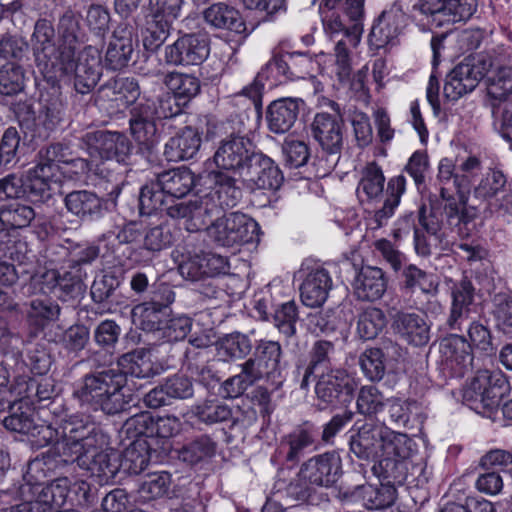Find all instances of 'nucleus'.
<instances>
[{
	"mask_svg": "<svg viewBox=\"0 0 512 512\" xmlns=\"http://www.w3.org/2000/svg\"><path fill=\"white\" fill-rule=\"evenodd\" d=\"M68 442L60 443L58 449L67 461H77L100 485L112 481L120 469L139 474L150 461V452L145 440H134L120 455L109 447L108 436L90 417H74L64 426Z\"/></svg>",
	"mask_w": 512,
	"mask_h": 512,
	"instance_id": "obj_1",
	"label": "nucleus"
},
{
	"mask_svg": "<svg viewBox=\"0 0 512 512\" xmlns=\"http://www.w3.org/2000/svg\"><path fill=\"white\" fill-rule=\"evenodd\" d=\"M31 45L38 67L45 73H54V77L74 76L75 88L85 94L96 86L101 75L100 57L92 48L80 52L75 58L74 46L56 49L54 29L45 19L35 24Z\"/></svg>",
	"mask_w": 512,
	"mask_h": 512,
	"instance_id": "obj_2",
	"label": "nucleus"
},
{
	"mask_svg": "<svg viewBox=\"0 0 512 512\" xmlns=\"http://www.w3.org/2000/svg\"><path fill=\"white\" fill-rule=\"evenodd\" d=\"M127 378L119 369L109 368L85 375L77 384L73 395L83 405L108 415L126 409L129 396L124 393Z\"/></svg>",
	"mask_w": 512,
	"mask_h": 512,
	"instance_id": "obj_3",
	"label": "nucleus"
},
{
	"mask_svg": "<svg viewBox=\"0 0 512 512\" xmlns=\"http://www.w3.org/2000/svg\"><path fill=\"white\" fill-rule=\"evenodd\" d=\"M440 194L444 200L442 209H433L428 216L424 209L420 210L419 222L428 234L434 237L435 241L441 243L455 233L459 237H466L470 230L467 227L473 215L469 214L463 204L452 196L449 187H440Z\"/></svg>",
	"mask_w": 512,
	"mask_h": 512,
	"instance_id": "obj_4",
	"label": "nucleus"
},
{
	"mask_svg": "<svg viewBox=\"0 0 512 512\" xmlns=\"http://www.w3.org/2000/svg\"><path fill=\"white\" fill-rule=\"evenodd\" d=\"M61 164L83 167V160L76 159L70 147L54 143L41 148L37 153L35 166L26 170V183L32 192L49 194L52 185L61 182Z\"/></svg>",
	"mask_w": 512,
	"mask_h": 512,
	"instance_id": "obj_5",
	"label": "nucleus"
},
{
	"mask_svg": "<svg viewBox=\"0 0 512 512\" xmlns=\"http://www.w3.org/2000/svg\"><path fill=\"white\" fill-rule=\"evenodd\" d=\"M324 8L322 7V9ZM320 12L323 16L326 35L335 41L334 72L340 82L347 81L351 74L350 51L359 45L363 25L362 23H353L351 27H346L337 13L325 14L323 10Z\"/></svg>",
	"mask_w": 512,
	"mask_h": 512,
	"instance_id": "obj_6",
	"label": "nucleus"
},
{
	"mask_svg": "<svg viewBox=\"0 0 512 512\" xmlns=\"http://www.w3.org/2000/svg\"><path fill=\"white\" fill-rule=\"evenodd\" d=\"M469 342L459 335H451L440 343V353L451 364L467 367L472 364V350L492 354L495 347L490 330L479 322H472L467 329Z\"/></svg>",
	"mask_w": 512,
	"mask_h": 512,
	"instance_id": "obj_7",
	"label": "nucleus"
},
{
	"mask_svg": "<svg viewBox=\"0 0 512 512\" xmlns=\"http://www.w3.org/2000/svg\"><path fill=\"white\" fill-rule=\"evenodd\" d=\"M487 167L475 155L459 158L456 163L452 159L443 158L438 165L437 181L440 187L450 184L460 195L459 204L466 205V193L485 174Z\"/></svg>",
	"mask_w": 512,
	"mask_h": 512,
	"instance_id": "obj_8",
	"label": "nucleus"
},
{
	"mask_svg": "<svg viewBox=\"0 0 512 512\" xmlns=\"http://www.w3.org/2000/svg\"><path fill=\"white\" fill-rule=\"evenodd\" d=\"M507 390V380L499 372L480 370L463 389V400L473 410H491L498 406L500 399Z\"/></svg>",
	"mask_w": 512,
	"mask_h": 512,
	"instance_id": "obj_9",
	"label": "nucleus"
},
{
	"mask_svg": "<svg viewBox=\"0 0 512 512\" xmlns=\"http://www.w3.org/2000/svg\"><path fill=\"white\" fill-rule=\"evenodd\" d=\"M492 66V59L488 55L466 58L455 66L447 76L444 85L445 97L456 101L463 95L472 92Z\"/></svg>",
	"mask_w": 512,
	"mask_h": 512,
	"instance_id": "obj_10",
	"label": "nucleus"
},
{
	"mask_svg": "<svg viewBox=\"0 0 512 512\" xmlns=\"http://www.w3.org/2000/svg\"><path fill=\"white\" fill-rule=\"evenodd\" d=\"M256 154L255 146L248 137L232 133L219 142L213 161L218 169L243 177L251 168Z\"/></svg>",
	"mask_w": 512,
	"mask_h": 512,
	"instance_id": "obj_11",
	"label": "nucleus"
},
{
	"mask_svg": "<svg viewBox=\"0 0 512 512\" xmlns=\"http://www.w3.org/2000/svg\"><path fill=\"white\" fill-rule=\"evenodd\" d=\"M166 213L172 219L185 220V229L195 232L219 214V207L212 195L195 196L188 201L171 198Z\"/></svg>",
	"mask_w": 512,
	"mask_h": 512,
	"instance_id": "obj_12",
	"label": "nucleus"
},
{
	"mask_svg": "<svg viewBox=\"0 0 512 512\" xmlns=\"http://www.w3.org/2000/svg\"><path fill=\"white\" fill-rule=\"evenodd\" d=\"M171 97L161 101V106L157 109L153 102L139 103L131 110L129 119L130 131L135 141L150 149L158 140L156 119L169 118L175 115L169 106L164 108V104H169Z\"/></svg>",
	"mask_w": 512,
	"mask_h": 512,
	"instance_id": "obj_13",
	"label": "nucleus"
},
{
	"mask_svg": "<svg viewBox=\"0 0 512 512\" xmlns=\"http://www.w3.org/2000/svg\"><path fill=\"white\" fill-rule=\"evenodd\" d=\"M216 220L206 227L207 235L220 246L233 247L250 242L257 223L246 215L233 212Z\"/></svg>",
	"mask_w": 512,
	"mask_h": 512,
	"instance_id": "obj_14",
	"label": "nucleus"
},
{
	"mask_svg": "<svg viewBox=\"0 0 512 512\" xmlns=\"http://www.w3.org/2000/svg\"><path fill=\"white\" fill-rule=\"evenodd\" d=\"M209 55L208 40L205 35L185 34L173 44L164 48V61L167 65L188 66L201 64Z\"/></svg>",
	"mask_w": 512,
	"mask_h": 512,
	"instance_id": "obj_15",
	"label": "nucleus"
},
{
	"mask_svg": "<svg viewBox=\"0 0 512 512\" xmlns=\"http://www.w3.org/2000/svg\"><path fill=\"white\" fill-rule=\"evenodd\" d=\"M83 140L92 158L99 157L101 159H115L117 162H124L132 150L129 139L120 132H88Z\"/></svg>",
	"mask_w": 512,
	"mask_h": 512,
	"instance_id": "obj_16",
	"label": "nucleus"
},
{
	"mask_svg": "<svg viewBox=\"0 0 512 512\" xmlns=\"http://www.w3.org/2000/svg\"><path fill=\"white\" fill-rule=\"evenodd\" d=\"M349 440L350 451L357 458L368 461L380 460L383 456V437L386 425L367 421L358 427Z\"/></svg>",
	"mask_w": 512,
	"mask_h": 512,
	"instance_id": "obj_17",
	"label": "nucleus"
},
{
	"mask_svg": "<svg viewBox=\"0 0 512 512\" xmlns=\"http://www.w3.org/2000/svg\"><path fill=\"white\" fill-rule=\"evenodd\" d=\"M315 141L328 154H340L343 148V123L341 117L329 113H317L311 123Z\"/></svg>",
	"mask_w": 512,
	"mask_h": 512,
	"instance_id": "obj_18",
	"label": "nucleus"
},
{
	"mask_svg": "<svg viewBox=\"0 0 512 512\" xmlns=\"http://www.w3.org/2000/svg\"><path fill=\"white\" fill-rule=\"evenodd\" d=\"M341 472V459L334 452H328L309 459L299 472L301 480L317 486H330Z\"/></svg>",
	"mask_w": 512,
	"mask_h": 512,
	"instance_id": "obj_19",
	"label": "nucleus"
},
{
	"mask_svg": "<svg viewBox=\"0 0 512 512\" xmlns=\"http://www.w3.org/2000/svg\"><path fill=\"white\" fill-rule=\"evenodd\" d=\"M229 270V264L226 257L205 252L190 256L179 266V272L183 278L198 281L204 277H214L219 274H225Z\"/></svg>",
	"mask_w": 512,
	"mask_h": 512,
	"instance_id": "obj_20",
	"label": "nucleus"
},
{
	"mask_svg": "<svg viewBox=\"0 0 512 512\" xmlns=\"http://www.w3.org/2000/svg\"><path fill=\"white\" fill-rule=\"evenodd\" d=\"M405 20V13L397 5L383 11L374 22L369 33L368 42L370 46L380 49L394 41L401 33Z\"/></svg>",
	"mask_w": 512,
	"mask_h": 512,
	"instance_id": "obj_21",
	"label": "nucleus"
},
{
	"mask_svg": "<svg viewBox=\"0 0 512 512\" xmlns=\"http://www.w3.org/2000/svg\"><path fill=\"white\" fill-rule=\"evenodd\" d=\"M357 384L353 377L341 369L322 373L317 381L315 392L319 400L325 404L334 403L341 394L350 396Z\"/></svg>",
	"mask_w": 512,
	"mask_h": 512,
	"instance_id": "obj_22",
	"label": "nucleus"
},
{
	"mask_svg": "<svg viewBox=\"0 0 512 512\" xmlns=\"http://www.w3.org/2000/svg\"><path fill=\"white\" fill-rule=\"evenodd\" d=\"M332 288V278L322 267L312 268L306 274L301 286L300 297L305 306L315 308L322 306Z\"/></svg>",
	"mask_w": 512,
	"mask_h": 512,
	"instance_id": "obj_23",
	"label": "nucleus"
},
{
	"mask_svg": "<svg viewBox=\"0 0 512 512\" xmlns=\"http://www.w3.org/2000/svg\"><path fill=\"white\" fill-rule=\"evenodd\" d=\"M117 365V369L124 373L125 377L130 374L137 378H149L163 371L162 365L152 352L143 348L123 354L119 357Z\"/></svg>",
	"mask_w": 512,
	"mask_h": 512,
	"instance_id": "obj_24",
	"label": "nucleus"
},
{
	"mask_svg": "<svg viewBox=\"0 0 512 512\" xmlns=\"http://www.w3.org/2000/svg\"><path fill=\"white\" fill-rule=\"evenodd\" d=\"M302 100L298 98H280L273 101L267 109L268 128L275 134L288 132L295 124Z\"/></svg>",
	"mask_w": 512,
	"mask_h": 512,
	"instance_id": "obj_25",
	"label": "nucleus"
},
{
	"mask_svg": "<svg viewBox=\"0 0 512 512\" xmlns=\"http://www.w3.org/2000/svg\"><path fill=\"white\" fill-rule=\"evenodd\" d=\"M396 332L409 344L426 345L430 339V325L420 315L409 312H398L393 321Z\"/></svg>",
	"mask_w": 512,
	"mask_h": 512,
	"instance_id": "obj_26",
	"label": "nucleus"
},
{
	"mask_svg": "<svg viewBox=\"0 0 512 512\" xmlns=\"http://www.w3.org/2000/svg\"><path fill=\"white\" fill-rule=\"evenodd\" d=\"M242 178H246L257 188L264 190L278 189L283 180L282 173L274 161L261 153L256 154L251 162V168Z\"/></svg>",
	"mask_w": 512,
	"mask_h": 512,
	"instance_id": "obj_27",
	"label": "nucleus"
},
{
	"mask_svg": "<svg viewBox=\"0 0 512 512\" xmlns=\"http://www.w3.org/2000/svg\"><path fill=\"white\" fill-rule=\"evenodd\" d=\"M201 146L200 132L191 126L184 127L165 145L164 154L169 161H182L193 158Z\"/></svg>",
	"mask_w": 512,
	"mask_h": 512,
	"instance_id": "obj_28",
	"label": "nucleus"
},
{
	"mask_svg": "<svg viewBox=\"0 0 512 512\" xmlns=\"http://www.w3.org/2000/svg\"><path fill=\"white\" fill-rule=\"evenodd\" d=\"M205 22L215 29L229 30L237 34L246 32V24L240 12L233 6L217 2L203 11Z\"/></svg>",
	"mask_w": 512,
	"mask_h": 512,
	"instance_id": "obj_29",
	"label": "nucleus"
},
{
	"mask_svg": "<svg viewBox=\"0 0 512 512\" xmlns=\"http://www.w3.org/2000/svg\"><path fill=\"white\" fill-rule=\"evenodd\" d=\"M387 283L382 269L373 266H363L353 282L354 293L358 299L375 301L386 291Z\"/></svg>",
	"mask_w": 512,
	"mask_h": 512,
	"instance_id": "obj_30",
	"label": "nucleus"
},
{
	"mask_svg": "<svg viewBox=\"0 0 512 512\" xmlns=\"http://www.w3.org/2000/svg\"><path fill=\"white\" fill-rule=\"evenodd\" d=\"M475 288L471 281L462 279L451 287V310L449 325L452 329L459 328V320L467 319L473 310Z\"/></svg>",
	"mask_w": 512,
	"mask_h": 512,
	"instance_id": "obj_31",
	"label": "nucleus"
},
{
	"mask_svg": "<svg viewBox=\"0 0 512 512\" xmlns=\"http://www.w3.org/2000/svg\"><path fill=\"white\" fill-rule=\"evenodd\" d=\"M385 176L375 162L368 163L360 172L356 195L361 203H372L379 199L384 191Z\"/></svg>",
	"mask_w": 512,
	"mask_h": 512,
	"instance_id": "obj_32",
	"label": "nucleus"
},
{
	"mask_svg": "<svg viewBox=\"0 0 512 512\" xmlns=\"http://www.w3.org/2000/svg\"><path fill=\"white\" fill-rule=\"evenodd\" d=\"M209 181L212 184L213 193L218 198L216 204L219 207V214L224 207H234L242 197V190L237 185L235 177L228 175L223 170L212 171L208 175Z\"/></svg>",
	"mask_w": 512,
	"mask_h": 512,
	"instance_id": "obj_33",
	"label": "nucleus"
},
{
	"mask_svg": "<svg viewBox=\"0 0 512 512\" xmlns=\"http://www.w3.org/2000/svg\"><path fill=\"white\" fill-rule=\"evenodd\" d=\"M506 178L504 174L496 169L486 168L485 174L466 193L483 203L486 208L504 192Z\"/></svg>",
	"mask_w": 512,
	"mask_h": 512,
	"instance_id": "obj_34",
	"label": "nucleus"
},
{
	"mask_svg": "<svg viewBox=\"0 0 512 512\" xmlns=\"http://www.w3.org/2000/svg\"><path fill=\"white\" fill-rule=\"evenodd\" d=\"M74 417H87L86 415H70L60 420V424L57 428H54L52 425H37L35 423V434H28L29 436L34 438V443L39 447H44L52 444L49 452L58 457L60 462L62 463H73L74 461H67L65 456L62 455L58 446L60 443L68 442V437L64 433V426L71 421Z\"/></svg>",
	"mask_w": 512,
	"mask_h": 512,
	"instance_id": "obj_35",
	"label": "nucleus"
},
{
	"mask_svg": "<svg viewBox=\"0 0 512 512\" xmlns=\"http://www.w3.org/2000/svg\"><path fill=\"white\" fill-rule=\"evenodd\" d=\"M33 400L28 397H20L19 400L11 406L9 415L3 419V425L6 429L22 434H35V420Z\"/></svg>",
	"mask_w": 512,
	"mask_h": 512,
	"instance_id": "obj_36",
	"label": "nucleus"
},
{
	"mask_svg": "<svg viewBox=\"0 0 512 512\" xmlns=\"http://www.w3.org/2000/svg\"><path fill=\"white\" fill-rule=\"evenodd\" d=\"M133 50L131 32L127 29L115 30L105 55L107 65L113 70L125 67L131 59Z\"/></svg>",
	"mask_w": 512,
	"mask_h": 512,
	"instance_id": "obj_37",
	"label": "nucleus"
},
{
	"mask_svg": "<svg viewBox=\"0 0 512 512\" xmlns=\"http://www.w3.org/2000/svg\"><path fill=\"white\" fill-rule=\"evenodd\" d=\"M485 77H487V94L495 101L492 102L493 114H498L500 104L511 100L509 97L512 94V67L490 69Z\"/></svg>",
	"mask_w": 512,
	"mask_h": 512,
	"instance_id": "obj_38",
	"label": "nucleus"
},
{
	"mask_svg": "<svg viewBox=\"0 0 512 512\" xmlns=\"http://www.w3.org/2000/svg\"><path fill=\"white\" fill-rule=\"evenodd\" d=\"M36 216L32 206L21 202H10L0 207V229L20 232L30 226Z\"/></svg>",
	"mask_w": 512,
	"mask_h": 512,
	"instance_id": "obj_39",
	"label": "nucleus"
},
{
	"mask_svg": "<svg viewBox=\"0 0 512 512\" xmlns=\"http://www.w3.org/2000/svg\"><path fill=\"white\" fill-rule=\"evenodd\" d=\"M132 321L142 330L152 332L156 338L167 318V310L155 301L144 302L132 309Z\"/></svg>",
	"mask_w": 512,
	"mask_h": 512,
	"instance_id": "obj_40",
	"label": "nucleus"
},
{
	"mask_svg": "<svg viewBox=\"0 0 512 512\" xmlns=\"http://www.w3.org/2000/svg\"><path fill=\"white\" fill-rule=\"evenodd\" d=\"M232 409L218 399H206L191 406L187 419L196 418L199 422L212 425L232 418Z\"/></svg>",
	"mask_w": 512,
	"mask_h": 512,
	"instance_id": "obj_41",
	"label": "nucleus"
},
{
	"mask_svg": "<svg viewBox=\"0 0 512 512\" xmlns=\"http://www.w3.org/2000/svg\"><path fill=\"white\" fill-rule=\"evenodd\" d=\"M157 180L167 196L173 199L187 195L195 184V176L187 168L166 171L160 174Z\"/></svg>",
	"mask_w": 512,
	"mask_h": 512,
	"instance_id": "obj_42",
	"label": "nucleus"
},
{
	"mask_svg": "<svg viewBox=\"0 0 512 512\" xmlns=\"http://www.w3.org/2000/svg\"><path fill=\"white\" fill-rule=\"evenodd\" d=\"M405 189L406 179L403 175H397L389 179L383 206L375 211L373 216V222L375 223L373 228H380L394 215Z\"/></svg>",
	"mask_w": 512,
	"mask_h": 512,
	"instance_id": "obj_43",
	"label": "nucleus"
},
{
	"mask_svg": "<svg viewBox=\"0 0 512 512\" xmlns=\"http://www.w3.org/2000/svg\"><path fill=\"white\" fill-rule=\"evenodd\" d=\"M65 205L71 213L82 219L98 216L102 210L101 199L95 193L86 190L69 193L65 197Z\"/></svg>",
	"mask_w": 512,
	"mask_h": 512,
	"instance_id": "obj_44",
	"label": "nucleus"
},
{
	"mask_svg": "<svg viewBox=\"0 0 512 512\" xmlns=\"http://www.w3.org/2000/svg\"><path fill=\"white\" fill-rule=\"evenodd\" d=\"M314 445V436L308 429H296L282 438L279 453L287 461H298L300 457Z\"/></svg>",
	"mask_w": 512,
	"mask_h": 512,
	"instance_id": "obj_45",
	"label": "nucleus"
},
{
	"mask_svg": "<svg viewBox=\"0 0 512 512\" xmlns=\"http://www.w3.org/2000/svg\"><path fill=\"white\" fill-rule=\"evenodd\" d=\"M383 435V456L379 461L397 462L412 455L414 442L406 434L392 431L386 426V432Z\"/></svg>",
	"mask_w": 512,
	"mask_h": 512,
	"instance_id": "obj_46",
	"label": "nucleus"
},
{
	"mask_svg": "<svg viewBox=\"0 0 512 512\" xmlns=\"http://www.w3.org/2000/svg\"><path fill=\"white\" fill-rule=\"evenodd\" d=\"M163 83L177 99L184 101H189L197 96L201 87L196 76L178 71L166 73Z\"/></svg>",
	"mask_w": 512,
	"mask_h": 512,
	"instance_id": "obj_47",
	"label": "nucleus"
},
{
	"mask_svg": "<svg viewBox=\"0 0 512 512\" xmlns=\"http://www.w3.org/2000/svg\"><path fill=\"white\" fill-rule=\"evenodd\" d=\"M30 250L20 232L0 229V260H10L23 264L28 259Z\"/></svg>",
	"mask_w": 512,
	"mask_h": 512,
	"instance_id": "obj_48",
	"label": "nucleus"
},
{
	"mask_svg": "<svg viewBox=\"0 0 512 512\" xmlns=\"http://www.w3.org/2000/svg\"><path fill=\"white\" fill-rule=\"evenodd\" d=\"M357 496L367 509H384L391 506L396 498V489L391 485H363L358 488Z\"/></svg>",
	"mask_w": 512,
	"mask_h": 512,
	"instance_id": "obj_49",
	"label": "nucleus"
},
{
	"mask_svg": "<svg viewBox=\"0 0 512 512\" xmlns=\"http://www.w3.org/2000/svg\"><path fill=\"white\" fill-rule=\"evenodd\" d=\"M250 351V340L239 332L227 334L217 342V355L223 361L241 359Z\"/></svg>",
	"mask_w": 512,
	"mask_h": 512,
	"instance_id": "obj_50",
	"label": "nucleus"
},
{
	"mask_svg": "<svg viewBox=\"0 0 512 512\" xmlns=\"http://www.w3.org/2000/svg\"><path fill=\"white\" fill-rule=\"evenodd\" d=\"M159 181L145 184L140 191L139 206L141 214L150 215L158 210H165L170 202Z\"/></svg>",
	"mask_w": 512,
	"mask_h": 512,
	"instance_id": "obj_51",
	"label": "nucleus"
},
{
	"mask_svg": "<svg viewBox=\"0 0 512 512\" xmlns=\"http://www.w3.org/2000/svg\"><path fill=\"white\" fill-rule=\"evenodd\" d=\"M386 325L383 311L376 307H367L357 320V334L364 340H371L378 336Z\"/></svg>",
	"mask_w": 512,
	"mask_h": 512,
	"instance_id": "obj_52",
	"label": "nucleus"
},
{
	"mask_svg": "<svg viewBox=\"0 0 512 512\" xmlns=\"http://www.w3.org/2000/svg\"><path fill=\"white\" fill-rule=\"evenodd\" d=\"M403 275L407 288H419L426 296L437 295L439 282L434 274L427 273L411 264L404 269Z\"/></svg>",
	"mask_w": 512,
	"mask_h": 512,
	"instance_id": "obj_53",
	"label": "nucleus"
},
{
	"mask_svg": "<svg viewBox=\"0 0 512 512\" xmlns=\"http://www.w3.org/2000/svg\"><path fill=\"white\" fill-rule=\"evenodd\" d=\"M59 312L58 304L50 299L36 298L30 301L27 316L32 324L44 327L49 322L55 321L59 316Z\"/></svg>",
	"mask_w": 512,
	"mask_h": 512,
	"instance_id": "obj_54",
	"label": "nucleus"
},
{
	"mask_svg": "<svg viewBox=\"0 0 512 512\" xmlns=\"http://www.w3.org/2000/svg\"><path fill=\"white\" fill-rule=\"evenodd\" d=\"M386 400L377 387L373 385L363 386L358 393L357 410L362 415H376L384 409Z\"/></svg>",
	"mask_w": 512,
	"mask_h": 512,
	"instance_id": "obj_55",
	"label": "nucleus"
},
{
	"mask_svg": "<svg viewBox=\"0 0 512 512\" xmlns=\"http://www.w3.org/2000/svg\"><path fill=\"white\" fill-rule=\"evenodd\" d=\"M171 476L166 471L154 472L145 476L142 481L139 494L145 500H153L162 497L169 489Z\"/></svg>",
	"mask_w": 512,
	"mask_h": 512,
	"instance_id": "obj_56",
	"label": "nucleus"
},
{
	"mask_svg": "<svg viewBox=\"0 0 512 512\" xmlns=\"http://www.w3.org/2000/svg\"><path fill=\"white\" fill-rule=\"evenodd\" d=\"M183 0H148V11L152 22L172 24L180 17Z\"/></svg>",
	"mask_w": 512,
	"mask_h": 512,
	"instance_id": "obj_57",
	"label": "nucleus"
},
{
	"mask_svg": "<svg viewBox=\"0 0 512 512\" xmlns=\"http://www.w3.org/2000/svg\"><path fill=\"white\" fill-rule=\"evenodd\" d=\"M496 328L504 334H512V296L504 293L493 298V310Z\"/></svg>",
	"mask_w": 512,
	"mask_h": 512,
	"instance_id": "obj_58",
	"label": "nucleus"
},
{
	"mask_svg": "<svg viewBox=\"0 0 512 512\" xmlns=\"http://www.w3.org/2000/svg\"><path fill=\"white\" fill-rule=\"evenodd\" d=\"M24 72L15 63L9 62L0 69V93L14 95L23 90Z\"/></svg>",
	"mask_w": 512,
	"mask_h": 512,
	"instance_id": "obj_59",
	"label": "nucleus"
},
{
	"mask_svg": "<svg viewBox=\"0 0 512 512\" xmlns=\"http://www.w3.org/2000/svg\"><path fill=\"white\" fill-rule=\"evenodd\" d=\"M254 357L275 377L279 373L281 346L278 342L261 340L255 348Z\"/></svg>",
	"mask_w": 512,
	"mask_h": 512,
	"instance_id": "obj_60",
	"label": "nucleus"
},
{
	"mask_svg": "<svg viewBox=\"0 0 512 512\" xmlns=\"http://www.w3.org/2000/svg\"><path fill=\"white\" fill-rule=\"evenodd\" d=\"M477 6V0H446L443 25L469 20Z\"/></svg>",
	"mask_w": 512,
	"mask_h": 512,
	"instance_id": "obj_61",
	"label": "nucleus"
},
{
	"mask_svg": "<svg viewBox=\"0 0 512 512\" xmlns=\"http://www.w3.org/2000/svg\"><path fill=\"white\" fill-rule=\"evenodd\" d=\"M214 452L215 443L208 436H201L184 446L180 452V457L183 461L193 464L211 457Z\"/></svg>",
	"mask_w": 512,
	"mask_h": 512,
	"instance_id": "obj_62",
	"label": "nucleus"
},
{
	"mask_svg": "<svg viewBox=\"0 0 512 512\" xmlns=\"http://www.w3.org/2000/svg\"><path fill=\"white\" fill-rule=\"evenodd\" d=\"M363 373L370 380H380L385 374L384 354L379 348L365 350L360 357Z\"/></svg>",
	"mask_w": 512,
	"mask_h": 512,
	"instance_id": "obj_63",
	"label": "nucleus"
},
{
	"mask_svg": "<svg viewBox=\"0 0 512 512\" xmlns=\"http://www.w3.org/2000/svg\"><path fill=\"white\" fill-rule=\"evenodd\" d=\"M191 325V319L184 315L165 319L157 339L167 342L183 340L190 332Z\"/></svg>",
	"mask_w": 512,
	"mask_h": 512,
	"instance_id": "obj_64",
	"label": "nucleus"
}]
</instances>
